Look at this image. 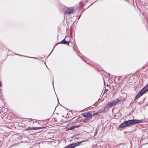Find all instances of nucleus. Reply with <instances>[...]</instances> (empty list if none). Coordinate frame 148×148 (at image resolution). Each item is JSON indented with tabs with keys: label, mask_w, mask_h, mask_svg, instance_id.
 I'll list each match as a JSON object with an SVG mask.
<instances>
[{
	"label": "nucleus",
	"mask_w": 148,
	"mask_h": 148,
	"mask_svg": "<svg viewBox=\"0 0 148 148\" xmlns=\"http://www.w3.org/2000/svg\"><path fill=\"white\" fill-rule=\"evenodd\" d=\"M2 86L1 83V82H0V87H1Z\"/></svg>",
	"instance_id": "ddd939ff"
},
{
	"label": "nucleus",
	"mask_w": 148,
	"mask_h": 148,
	"mask_svg": "<svg viewBox=\"0 0 148 148\" xmlns=\"http://www.w3.org/2000/svg\"><path fill=\"white\" fill-rule=\"evenodd\" d=\"M66 38H65L63 40H62L59 43H62L64 44H66L67 45H69V43H70V42L69 41H67L65 40Z\"/></svg>",
	"instance_id": "423d86ee"
},
{
	"label": "nucleus",
	"mask_w": 148,
	"mask_h": 148,
	"mask_svg": "<svg viewBox=\"0 0 148 148\" xmlns=\"http://www.w3.org/2000/svg\"><path fill=\"white\" fill-rule=\"evenodd\" d=\"M82 115L83 117L88 118H89L90 117H92V115L89 112H88L86 113L85 112L82 114Z\"/></svg>",
	"instance_id": "39448f33"
},
{
	"label": "nucleus",
	"mask_w": 148,
	"mask_h": 148,
	"mask_svg": "<svg viewBox=\"0 0 148 148\" xmlns=\"http://www.w3.org/2000/svg\"><path fill=\"white\" fill-rule=\"evenodd\" d=\"M115 105L113 101H112L110 103L109 105V106L110 107H112V106H114Z\"/></svg>",
	"instance_id": "9d476101"
},
{
	"label": "nucleus",
	"mask_w": 148,
	"mask_h": 148,
	"mask_svg": "<svg viewBox=\"0 0 148 148\" xmlns=\"http://www.w3.org/2000/svg\"><path fill=\"white\" fill-rule=\"evenodd\" d=\"M119 100L118 99H116L115 100H114L113 101L114 102L115 104H116L118 103L119 102Z\"/></svg>",
	"instance_id": "9b49d317"
},
{
	"label": "nucleus",
	"mask_w": 148,
	"mask_h": 148,
	"mask_svg": "<svg viewBox=\"0 0 148 148\" xmlns=\"http://www.w3.org/2000/svg\"><path fill=\"white\" fill-rule=\"evenodd\" d=\"M98 114V113L94 112L93 113L92 115L94 116V115H97Z\"/></svg>",
	"instance_id": "f8f14e48"
},
{
	"label": "nucleus",
	"mask_w": 148,
	"mask_h": 148,
	"mask_svg": "<svg viewBox=\"0 0 148 148\" xmlns=\"http://www.w3.org/2000/svg\"><path fill=\"white\" fill-rule=\"evenodd\" d=\"M32 58H35L34 57H32Z\"/></svg>",
	"instance_id": "4468645a"
},
{
	"label": "nucleus",
	"mask_w": 148,
	"mask_h": 148,
	"mask_svg": "<svg viewBox=\"0 0 148 148\" xmlns=\"http://www.w3.org/2000/svg\"><path fill=\"white\" fill-rule=\"evenodd\" d=\"M84 141H81L76 143H72L66 147L64 148H74L77 146L81 144L82 142H84Z\"/></svg>",
	"instance_id": "7ed1b4c3"
},
{
	"label": "nucleus",
	"mask_w": 148,
	"mask_h": 148,
	"mask_svg": "<svg viewBox=\"0 0 148 148\" xmlns=\"http://www.w3.org/2000/svg\"><path fill=\"white\" fill-rule=\"evenodd\" d=\"M148 90V86L144 87L138 93L136 96L135 101H136L138 100V98L140 97L145 92H147Z\"/></svg>",
	"instance_id": "f03ea898"
},
{
	"label": "nucleus",
	"mask_w": 148,
	"mask_h": 148,
	"mask_svg": "<svg viewBox=\"0 0 148 148\" xmlns=\"http://www.w3.org/2000/svg\"><path fill=\"white\" fill-rule=\"evenodd\" d=\"M79 126H70L68 127L67 129V130H71L74 128H76L78 127Z\"/></svg>",
	"instance_id": "0eeeda50"
},
{
	"label": "nucleus",
	"mask_w": 148,
	"mask_h": 148,
	"mask_svg": "<svg viewBox=\"0 0 148 148\" xmlns=\"http://www.w3.org/2000/svg\"><path fill=\"white\" fill-rule=\"evenodd\" d=\"M65 13L67 14H70L73 12L74 11V9L73 7L69 8H66L64 9Z\"/></svg>",
	"instance_id": "20e7f679"
},
{
	"label": "nucleus",
	"mask_w": 148,
	"mask_h": 148,
	"mask_svg": "<svg viewBox=\"0 0 148 148\" xmlns=\"http://www.w3.org/2000/svg\"><path fill=\"white\" fill-rule=\"evenodd\" d=\"M92 118V117H90L89 118L86 117L85 119H84V122H85L91 119Z\"/></svg>",
	"instance_id": "6e6552de"
},
{
	"label": "nucleus",
	"mask_w": 148,
	"mask_h": 148,
	"mask_svg": "<svg viewBox=\"0 0 148 148\" xmlns=\"http://www.w3.org/2000/svg\"><path fill=\"white\" fill-rule=\"evenodd\" d=\"M144 122V120H138L137 119L130 120L128 121H124L118 127L119 129L125 127L127 126L132 125L134 124L142 123Z\"/></svg>",
	"instance_id": "f257e3e1"
},
{
	"label": "nucleus",
	"mask_w": 148,
	"mask_h": 148,
	"mask_svg": "<svg viewBox=\"0 0 148 148\" xmlns=\"http://www.w3.org/2000/svg\"><path fill=\"white\" fill-rule=\"evenodd\" d=\"M38 129V127H33V128H31V127H28L26 129V130H37Z\"/></svg>",
	"instance_id": "1a4fd4ad"
}]
</instances>
